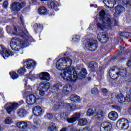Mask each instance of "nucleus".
<instances>
[{"instance_id":"nucleus-50","label":"nucleus","mask_w":131,"mask_h":131,"mask_svg":"<svg viewBox=\"0 0 131 131\" xmlns=\"http://www.w3.org/2000/svg\"><path fill=\"white\" fill-rule=\"evenodd\" d=\"M102 92L103 94H107V93H108V90L106 88H103L102 89Z\"/></svg>"},{"instance_id":"nucleus-17","label":"nucleus","mask_w":131,"mask_h":131,"mask_svg":"<svg viewBox=\"0 0 131 131\" xmlns=\"http://www.w3.org/2000/svg\"><path fill=\"white\" fill-rule=\"evenodd\" d=\"M33 112L36 116L42 115L45 113V109L39 106H36L33 108Z\"/></svg>"},{"instance_id":"nucleus-25","label":"nucleus","mask_w":131,"mask_h":131,"mask_svg":"<svg viewBox=\"0 0 131 131\" xmlns=\"http://www.w3.org/2000/svg\"><path fill=\"white\" fill-rule=\"evenodd\" d=\"M115 10L116 13H115V15H116V14L119 15V14H121L122 12H124V11H125L124 7L121 5H118V6L116 7Z\"/></svg>"},{"instance_id":"nucleus-13","label":"nucleus","mask_w":131,"mask_h":131,"mask_svg":"<svg viewBox=\"0 0 131 131\" xmlns=\"http://www.w3.org/2000/svg\"><path fill=\"white\" fill-rule=\"evenodd\" d=\"M28 32L26 30L25 32H23V31L21 30L20 28L19 27H14V30L13 32H12V34H13V35H16V36H21L22 37H24V36H26L27 35V34Z\"/></svg>"},{"instance_id":"nucleus-22","label":"nucleus","mask_w":131,"mask_h":131,"mask_svg":"<svg viewBox=\"0 0 131 131\" xmlns=\"http://www.w3.org/2000/svg\"><path fill=\"white\" fill-rule=\"evenodd\" d=\"M17 126L18 128H21V131H27L28 127V124L26 121H20L17 123Z\"/></svg>"},{"instance_id":"nucleus-9","label":"nucleus","mask_w":131,"mask_h":131,"mask_svg":"<svg viewBox=\"0 0 131 131\" xmlns=\"http://www.w3.org/2000/svg\"><path fill=\"white\" fill-rule=\"evenodd\" d=\"M50 88H51V83L49 82H42L40 83L38 86L39 95L40 96H45L46 92H48V90H50Z\"/></svg>"},{"instance_id":"nucleus-30","label":"nucleus","mask_w":131,"mask_h":131,"mask_svg":"<svg viewBox=\"0 0 131 131\" xmlns=\"http://www.w3.org/2000/svg\"><path fill=\"white\" fill-rule=\"evenodd\" d=\"M115 2V0H103V3L105 5V6H107L108 8H113L114 7V2ZM107 5H113L112 6H108Z\"/></svg>"},{"instance_id":"nucleus-59","label":"nucleus","mask_w":131,"mask_h":131,"mask_svg":"<svg viewBox=\"0 0 131 131\" xmlns=\"http://www.w3.org/2000/svg\"><path fill=\"white\" fill-rule=\"evenodd\" d=\"M0 130H2V127L0 126Z\"/></svg>"},{"instance_id":"nucleus-42","label":"nucleus","mask_w":131,"mask_h":131,"mask_svg":"<svg viewBox=\"0 0 131 131\" xmlns=\"http://www.w3.org/2000/svg\"><path fill=\"white\" fill-rule=\"evenodd\" d=\"M45 117L48 119H52L53 118V115L51 114H48L45 116Z\"/></svg>"},{"instance_id":"nucleus-32","label":"nucleus","mask_w":131,"mask_h":131,"mask_svg":"<svg viewBox=\"0 0 131 131\" xmlns=\"http://www.w3.org/2000/svg\"><path fill=\"white\" fill-rule=\"evenodd\" d=\"M38 13L40 15H46L48 14V10L45 7H41L38 9Z\"/></svg>"},{"instance_id":"nucleus-57","label":"nucleus","mask_w":131,"mask_h":131,"mask_svg":"<svg viewBox=\"0 0 131 131\" xmlns=\"http://www.w3.org/2000/svg\"><path fill=\"white\" fill-rule=\"evenodd\" d=\"M120 49L121 51H122V50L124 49V47H122V46H120Z\"/></svg>"},{"instance_id":"nucleus-14","label":"nucleus","mask_w":131,"mask_h":131,"mask_svg":"<svg viewBox=\"0 0 131 131\" xmlns=\"http://www.w3.org/2000/svg\"><path fill=\"white\" fill-rule=\"evenodd\" d=\"M85 47L86 49H88V50L93 52L97 49L98 44L96 40H92L86 42L85 44Z\"/></svg>"},{"instance_id":"nucleus-20","label":"nucleus","mask_w":131,"mask_h":131,"mask_svg":"<svg viewBox=\"0 0 131 131\" xmlns=\"http://www.w3.org/2000/svg\"><path fill=\"white\" fill-rule=\"evenodd\" d=\"M79 117H80V113H76L73 115L71 118H68L67 121L68 123H74Z\"/></svg>"},{"instance_id":"nucleus-45","label":"nucleus","mask_w":131,"mask_h":131,"mask_svg":"<svg viewBox=\"0 0 131 131\" xmlns=\"http://www.w3.org/2000/svg\"><path fill=\"white\" fill-rule=\"evenodd\" d=\"M94 28H95V27L94 26V24H91L88 28V30H94Z\"/></svg>"},{"instance_id":"nucleus-41","label":"nucleus","mask_w":131,"mask_h":131,"mask_svg":"<svg viewBox=\"0 0 131 131\" xmlns=\"http://www.w3.org/2000/svg\"><path fill=\"white\" fill-rule=\"evenodd\" d=\"M67 107L69 111H73L74 110V108H73V106H72V105H71L69 103L68 104Z\"/></svg>"},{"instance_id":"nucleus-3","label":"nucleus","mask_w":131,"mask_h":131,"mask_svg":"<svg viewBox=\"0 0 131 131\" xmlns=\"http://www.w3.org/2000/svg\"><path fill=\"white\" fill-rule=\"evenodd\" d=\"M34 66H36V62L33 60L29 59L24 62L23 67L18 70L17 73L19 75H23L26 73V69L30 70Z\"/></svg>"},{"instance_id":"nucleus-52","label":"nucleus","mask_w":131,"mask_h":131,"mask_svg":"<svg viewBox=\"0 0 131 131\" xmlns=\"http://www.w3.org/2000/svg\"><path fill=\"white\" fill-rule=\"evenodd\" d=\"M4 7L7 8L8 7V2L5 1L3 4Z\"/></svg>"},{"instance_id":"nucleus-19","label":"nucleus","mask_w":131,"mask_h":131,"mask_svg":"<svg viewBox=\"0 0 131 131\" xmlns=\"http://www.w3.org/2000/svg\"><path fill=\"white\" fill-rule=\"evenodd\" d=\"M96 26L98 30H104V29L106 28V26L107 27H111L112 26H114V25L108 26L107 24L103 21V20L101 19L100 23L97 24Z\"/></svg>"},{"instance_id":"nucleus-53","label":"nucleus","mask_w":131,"mask_h":131,"mask_svg":"<svg viewBox=\"0 0 131 131\" xmlns=\"http://www.w3.org/2000/svg\"><path fill=\"white\" fill-rule=\"evenodd\" d=\"M2 99L5 100V96H4V94H3V93H0V100Z\"/></svg>"},{"instance_id":"nucleus-55","label":"nucleus","mask_w":131,"mask_h":131,"mask_svg":"<svg viewBox=\"0 0 131 131\" xmlns=\"http://www.w3.org/2000/svg\"><path fill=\"white\" fill-rule=\"evenodd\" d=\"M68 127H63V128H61L60 131H67V130L68 129Z\"/></svg>"},{"instance_id":"nucleus-33","label":"nucleus","mask_w":131,"mask_h":131,"mask_svg":"<svg viewBox=\"0 0 131 131\" xmlns=\"http://www.w3.org/2000/svg\"><path fill=\"white\" fill-rule=\"evenodd\" d=\"M89 67L92 69H95L98 68V63L95 61H91L89 62Z\"/></svg>"},{"instance_id":"nucleus-11","label":"nucleus","mask_w":131,"mask_h":131,"mask_svg":"<svg viewBox=\"0 0 131 131\" xmlns=\"http://www.w3.org/2000/svg\"><path fill=\"white\" fill-rule=\"evenodd\" d=\"M40 98L38 96H35L33 94L28 95L26 97V102L28 105H33L37 103Z\"/></svg>"},{"instance_id":"nucleus-35","label":"nucleus","mask_w":131,"mask_h":131,"mask_svg":"<svg viewBox=\"0 0 131 131\" xmlns=\"http://www.w3.org/2000/svg\"><path fill=\"white\" fill-rule=\"evenodd\" d=\"M80 36L79 35H73L72 36V41H73V42H76V41H78V40L80 39Z\"/></svg>"},{"instance_id":"nucleus-29","label":"nucleus","mask_w":131,"mask_h":131,"mask_svg":"<svg viewBox=\"0 0 131 131\" xmlns=\"http://www.w3.org/2000/svg\"><path fill=\"white\" fill-rule=\"evenodd\" d=\"M88 123V120L86 119H80L78 121V125L79 126H85Z\"/></svg>"},{"instance_id":"nucleus-43","label":"nucleus","mask_w":131,"mask_h":131,"mask_svg":"<svg viewBox=\"0 0 131 131\" xmlns=\"http://www.w3.org/2000/svg\"><path fill=\"white\" fill-rule=\"evenodd\" d=\"M126 6L127 8H131V0H127Z\"/></svg>"},{"instance_id":"nucleus-47","label":"nucleus","mask_w":131,"mask_h":131,"mask_svg":"<svg viewBox=\"0 0 131 131\" xmlns=\"http://www.w3.org/2000/svg\"><path fill=\"white\" fill-rule=\"evenodd\" d=\"M36 27H37V28H40V27H42V25L40 24H36L35 25V27L34 28V30H35Z\"/></svg>"},{"instance_id":"nucleus-4","label":"nucleus","mask_w":131,"mask_h":131,"mask_svg":"<svg viewBox=\"0 0 131 131\" xmlns=\"http://www.w3.org/2000/svg\"><path fill=\"white\" fill-rule=\"evenodd\" d=\"M109 74L110 77H113L114 80L117 79L120 76L125 78H131L130 75L126 72V70L125 69L122 70L120 69L118 73H116V74H114L113 70H111L109 72Z\"/></svg>"},{"instance_id":"nucleus-36","label":"nucleus","mask_w":131,"mask_h":131,"mask_svg":"<svg viewBox=\"0 0 131 131\" xmlns=\"http://www.w3.org/2000/svg\"><path fill=\"white\" fill-rule=\"evenodd\" d=\"M113 109H115L116 111H118V112H121V108L120 106L117 105H113L112 106Z\"/></svg>"},{"instance_id":"nucleus-2","label":"nucleus","mask_w":131,"mask_h":131,"mask_svg":"<svg viewBox=\"0 0 131 131\" xmlns=\"http://www.w3.org/2000/svg\"><path fill=\"white\" fill-rule=\"evenodd\" d=\"M28 46H29L28 40L26 39L21 40L18 38H13L10 42V47L13 51H19L21 48H27Z\"/></svg>"},{"instance_id":"nucleus-40","label":"nucleus","mask_w":131,"mask_h":131,"mask_svg":"<svg viewBox=\"0 0 131 131\" xmlns=\"http://www.w3.org/2000/svg\"><path fill=\"white\" fill-rule=\"evenodd\" d=\"M81 101V98L78 96H76V98L75 100H74V102H76V103H79Z\"/></svg>"},{"instance_id":"nucleus-16","label":"nucleus","mask_w":131,"mask_h":131,"mask_svg":"<svg viewBox=\"0 0 131 131\" xmlns=\"http://www.w3.org/2000/svg\"><path fill=\"white\" fill-rule=\"evenodd\" d=\"M97 38L101 43H106L109 39V37H108V35L106 34V33L100 32L97 35Z\"/></svg>"},{"instance_id":"nucleus-18","label":"nucleus","mask_w":131,"mask_h":131,"mask_svg":"<svg viewBox=\"0 0 131 131\" xmlns=\"http://www.w3.org/2000/svg\"><path fill=\"white\" fill-rule=\"evenodd\" d=\"M119 117L118 113L115 111H112L108 114V118L112 121H116Z\"/></svg>"},{"instance_id":"nucleus-44","label":"nucleus","mask_w":131,"mask_h":131,"mask_svg":"<svg viewBox=\"0 0 131 131\" xmlns=\"http://www.w3.org/2000/svg\"><path fill=\"white\" fill-rule=\"evenodd\" d=\"M63 92H64V94L66 95H67V94H69V92H68V91L66 90L67 89H68V87L64 86L63 87Z\"/></svg>"},{"instance_id":"nucleus-23","label":"nucleus","mask_w":131,"mask_h":131,"mask_svg":"<svg viewBox=\"0 0 131 131\" xmlns=\"http://www.w3.org/2000/svg\"><path fill=\"white\" fill-rule=\"evenodd\" d=\"M62 88H63V85L61 84L60 83L55 84L51 89L52 93H55L57 94V93H58Z\"/></svg>"},{"instance_id":"nucleus-49","label":"nucleus","mask_w":131,"mask_h":131,"mask_svg":"<svg viewBox=\"0 0 131 131\" xmlns=\"http://www.w3.org/2000/svg\"><path fill=\"white\" fill-rule=\"evenodd\" d=\"M127 66H128V67H131V58L128 59L127 62Z\"/></svg>"},{"instance_id":"nucleus-48","label":"nucleus","mask_w":131,"mask_h":131,"mask_svg":"<svg viewBox=\"0 0 131 131\" xmlns=\"http://www.w3.org/2000/svg\"><path fill=\"white\" fill-rule=\"evenodd\" d=\"M103 71H102V70H100V71L97 72V73L98 76H101V75H103Z\"/></svg>"},{"instance_id":"nucleus-58","label":"nucleus","mask_w":131,"mask_h":131,"mask_svg":"<svg viewBox=\"0 0 131 131\" xmlns=\"http://www.w3.org/2000/svg\"><path fill=\"white\" fill-rule=\"evenodd\" d=\"M32 4H33V3H35L36 2V0H32Z\"/></svg>"},{"instance_id":"nucleus-7","label":"nucleus","mask_w":131,"mask_h":131,"mask_svg":"<svg viewBox=\"0 0 131 131\" xmlns=\"http://www.w3.org/2000/svg\"><path fill=\"white\" fill-rule=\"evenodd\" d=\"M101 20H102L103 22L107 24L108 26L110 25H114L115 26H117L118 25V21L116 20H114V21L111 20V18L109 17H106L105 14V11L101 10L99 13Z\"/></svg>"},{"instance_id":"nucleus-21","label":"nucleus","mask_w":131,"mask_h":131,"mask_svg":"<svg viewBox=\"0 0 131 131\" xmlns=\"http://www.w3.org/2000/svg\"><path fill=\"white\" fill-rule=\"evenodd\" d=\"M39 77L41 80H45L46 81H50V79H51L50 74L47 72H43L40 73Z\"/></svg>"},{"instance_id":"nucleus-1","label":"nucleus","mask_w":131,"mask_h":131,"mask_svg":"<svg viewBox=\"0 0 131 131\" xmlns=\"http://www.w3.org/2000/svg\"><path fill=\"white\" fill-rule=\"evenodd\" d=\"M72 59L69 57L62 58L57 60L56 68L58 70H62L60 76L65 81H71L75 82L78 79H83L85 78L88 73L86 69L83 68L77 76V73L74 71L75 68L71 66Z\"/></svg>"},{"instance_id":"nucleus-15","label":"nucleus","mask_w":131,"mask_h":131,"mask_svg":"<svg viewBox=\"0 0 131 131\" xmlns=\"http://www.w3.org/2000/svg\"><path fill=\"white\" fill-rule=\"evenodd\" d=\"M26 6V3L25 2L20 4L18 2H14L11 5V9L14 12H19L21 8H24Z\"/></svg>"},{"instance_id":"nucleus-10","label":"nucleus","mask_w":131,"mask_h":131,"mask_svg":"<svg viewBox=\"0 0 131 131\" xmlns=\"http://www.w3.org/2000/svg\"><path fill=\"white\" fill-rule=\"evenodd\" d=\"M36 78V76L35 75H31V72L30 73L29 75L26 77L24 81L26 82V84H25V89L26 90L25 94H27L28 93H31L32 92V88L30 87L29 85H27V82H28L29 80H31V81H33L34 79Z\"/></svg>"},{"instance_id":"nucleus-56","label":"nucleus","mask_w":131,"mask_h":131,"mask_svg":"<svg viewBox=\"0 0 131 131\" xmlns=\"http://www.w3.org/2000/svg\"><path fill=\"white\" fill-rule=\"evenodd\" d=\"M90 7L91 8H98V5L91 4Z\"/></svg>"},{"instance_id":"nucleus-24","label":"nucleus","mask_w":131,"mask_h":131,"mask_svg":"<svg viewBox=\"0 0 131 131\" xmlns=\"http://www.w3.org/2000/svg\"><path fill=\"white\" fill-rule=\"evenodd\" d=\"M69 115H70V112H66L62 113L60 115L56 114L55 117L56 118H59V117L61 119H64L66 118V117H68V116H69Z\"/></svg>"},{"instance_id":"nucleus-26","label":"nucleus","mask_w":131,"mask_h":131,"mask_svg":"<svg viewBox=\"0 0 131 131\" xmlns=\"http://www.w3.org/2000/svg\"><path fill=\"white\" fill-rule=\"evenodd\" d=\"M115 97L117 98L119 103H124V102H126V97H124L122 94H119L117 96H115Z\"/></svg>"},{"instance_id":"nucleus-8","label":"nucleus","mask_w":131,"mask_h":131,"mask_svg":"<svg viewBox=\"0 0 131 131\" xmlns=\"http://www.w3.org/2000/svg\"><path fill=\"white\" fill-rule=\"evenodd\" d=\"M128 120L125 118L120 119L117 121L116 123V126L119 129L125 130L129 127Z\"/></svg>"},{"instance_id":"nucleus-27","label":"nucleus","mask_w":131,"mask_h":131,"mask_svg":"<svg viewBox=\"0 0 131 131\" xmlns=\"http://www.w3.org/2000/svg\"><path fill=\"white\" fill-rule=\"evenodd\" d=\"M17 114L19 117H24L27 114V112L25 110L21 108L17 110Z\"/></svg>"},{"instance_id":"nucleus-5","label":"nucleus","mask_w":131,"mask_h":131,"mask_svg":"<svg viewBox=\"0 0 131 131\" xmlns=\"http://www.w3.org/2000/svg\"><path fill=\"white\" fill-rule=\"evenodd\" d=\"M19 103L16 102H9L6 103L4 105V108L5 110H6V112L8 114H11V113H12V112H15L16 110H17V108L19 107V106L20 105H21V104H23L24 103V101L23 100H21L19 102Z\"/></svg>"},{"instance_id":"nucleus-61","label":"nucleus","mask_w":131,"mask_h":131,"mask_svg":"<svg viewBox=\"0 0 131 131\" xmlns=\"http://www.w3.org/2000/svg\"><path fill=\"white\" fill-rule=\"evenodd\" d=\"M129 41H130V42H131V39H130L129 40Z\"/></svg>"},{"instance_id":"nucleus-38","label":"nucleus","mask_w":131,"mask_h":131,"mask_svg":"<svg viewBox=\"0 0 131 131\" xmlns=\"http://www.w3.org/2000/svg\"><path fill=\"white\" fill-rule=\"evenodd\" d=\"M91 93L93 95H98V94H99V91L97 88L95 87L92 90Z\"/></svg>"},{"instance_id":"nucleus-46","label":"nucleus","mask_w":131,"mask_h":131,"mask_svg":"<svg viewBox=\"0 0 131 131\" xmlns=\"http://www.w3.org/2000/svg\"><path fill=\"white\" fill-rule=\"evenodd\" d=\"M76 98V95H72L70 97V100L71 101H73L74 102V100H75Z\"/></svg>"},{"instance_id":"nucleus-34","label":"nucleus","mask_w":131,"mask_h":131,"mask_svg":"<svg viewBox=\"0 0 131 131\" xmlns=\"http://www.w3.org/2000/svg\"><path fill=\"white\" fill-rule=\"evenodd\" d=\"M10 75L11 76V78L12 79H17L18 77H19V76L17 75V73L15 72H10L9 73Z\"/></svg>"},{"instance_id":"nucleus-6","label":"nucleus","mask_w":131,"mask_h":131,"mask_svg":"<svg viewBox=\"0 0 131 131\" xmlns=\"http://www.w3.org/2000/svg\"><path fill=\"white\" fill-rule=\"evenodd\" d=\"M96 113V118L98 120L101 121L104 119L105 116V113L103 112L101 110H96V108L89 109L86 113L87 116H92Z\"/></svg>"},{"instance_id":"nucleus-60","label":"nucleus","mask_w":131,"mask_h":131,"mask_svg":"<svg viewBox=\"0 0 131 131\" xmlns=\"http://www.w3.org/2000/svg\"><path fill=\"white\" fill-rule=\"evenodd\" d=\"M3 2V0H0V3H2Z\"/></svg>"},{"instance_id":"nucleus-54","label":"nucleus","mask_w":131,"mask_h":131,"mask_svg":"<svg viewBox=\"0 0 131 131\" xmlns=\"http://www.w3.org/2000/svg\"><path fill=\"white\" fill-rule=\"evenodd\" d=\"M20 20L22 24H24V20H23V16L22 15H21L20 16Z\"/></svg>"},{"instance_id":"nucleus-28","label":"nucleus","mask_w":131,"mask_h":131,"mask_svg":"<svg viewBox=\"0 0 131 131\" xmlns=\"http://www.w3.org/2000/svg\"><path fill=\"white\" fill-rule=\"evenodd\" d=\"M57 5L58 2H51L50 3H49L48 5L49 9H54L55 11H57V8H58V7L57 6Z\"/></svg>"},{"instance_id":"nucleus-12","label":"nucleus","mask_w":131,"mask_h":131,"mask_svg":"<svg viewBox=\"0 0 131 131\" xmlns=\"http://www.w3.org/2000/svg\"><path fill=\"white\" fill-rule=\"evenodd\" d=\"M1 53L5 60L7 58H9V57L14 56V53L12 52L8 49H6V48L3 46H0V54Z\"/></svg>"},{"instance_id":"nucleus-51","label":"nucleus","mask_w":131,"mask_h":131,"mask_svg":"<svg viewBox=\"0 0 131 131\" xmlns=\"http://www.w3.org/2000/svg\"><path fill=\"white\" fill-rule=\"evenodd\" d=\"M109 97L110 99H113V98H114V96H115V94H112V93H110V92H109Z\"/></svg>"},{"instance_id":"nucleus-31","label":"nucleus","mask_w":131,"mask_h":131,"mask_svg":"<svg viewBox=\"0 0 131 131\" xmlns=\"http://www.w3.org/2000/svg\"><path fill=\"white\" fill-rule=\"evenodd\" d=\"M47 131H58V128L56 126V124L51 123L49 125Z\"/></svg>"},{"instance_id":"nucleus-37","label":"nucleus","mask_w":131,"mask_h":131,"mask_svg":"<svg viewBox=\"0 0 131 131\" xmlns=\"http://www.w3.org/2000/svg\"><path fill=\"white\" fill-rule=\"evenodd\" d=\"M5 122L6 124H12L13 120H12V118L8 117L5 119Z\"/></svg>"},{"instance_id":"nucleus-39","label":"nucleus","mask_w":131,"mask_h":131,"mask_svg":"<svg viewBox=\"0 0 131 131\" xmlns=\"http://www.w3.org/2000/svg\"><path fill=\"white\" fill-rule=\"evenodd\" d=\"M58 101H56V104H54L55 107H57V108H61L62 106H63V103L62 102H58L57 103Z\"/></svg>"},{"instance_id":"nucleus-62","label":"nucleus","mask_w":131,"mask_h":131,"mask_svg":"<svg viewBox=\"0 0 131 131\" xmlns=\"http://www.w3.org/2000/svg\"><path fill=\"white\" fill-rule=\"evenodd\" d=\"M73 107H76V106L75 105H73Z\"/></svg>"}]
</instances>
